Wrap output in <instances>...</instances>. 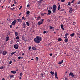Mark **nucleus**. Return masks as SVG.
Masks as SVG:
<instances>
[{"instance_id": "1", "label": "nucleus", "mask_w": 80, "mask_h": 80, "mask_svg": "<svg viewBox=\"0 0 80 80\" xmlns=\"http://www.w3.org/2000/svg\"><path fill=\"white\" fill-rule=\"evenodd\" d=\"M42 40L41 36H36L35 38H34V41L37 43H39L40 41H42Z\"/></svg>"}, {"instance_id": "2", "label": "nucleus", "mask_w": 80, "mask_h": 80, "mask_svg": "<svg viewBox=\"0 0 80 80\" xmlns=\"http://www.w3.org/2000/svg\"><path fill=\"white\" fill-rule=\"evenodd\" d=\"M52 11L53 12V13H54L56 12L57 10V6L56 5H54L52 6Z\"/></svg>"}, {"instance_id": "3", "label": "nucleus", "mask_w": 80, "mask_h": 80, "mask_svg": "<svg viewBox=\"0 0 80 80\" xmlns=\"http://www.w3.org/2000/svg\"><path fill=\"white\" fill-rule=\"evenodd\" d=\"M19 46L17 44H16L14 45V48L16 49H18V48Z\"/></svg>"}, {"instance_id": "4", "label": "nucleus", "mask_w": 80, "mask_h": 80, "mask_svg": "<svg viewBox=\"0 0 80 80\" xmlns=\"http://www.w3.org/2000/svg\"><path fill=\"white\" fill-rule=\"evenodd\" d=\"M43 23V21H39L38 22V26L40 25H41Z\"/></svg>"}, {"instance_id": "5", "label": "nucleus", "mask_w": 80, "mask_h": 80, "mask_svg": "<svg viewBox=\"0 0 80 80\" xmlns=\"http://www.w3.org/2000/svg\"><path fill=\"white\" fill-rule=\"evenodd\" d=\"M71 75L72 77L74 78L75 75L73 74V73H72L71 72H70L69 74V76Z\"/></svg>"}, {"instance_id": "6", "label": "nucleus", "mask_w": 80, "mask_h": 80, "mask_svg": "<svg viewBox=\"0 0 80 80\" xmlns=\"http://www.w3.org/2000/svg\"><path fill=\"white\" fill-rule=\"evenodd\" d=\"M16 20H14V21H12V25L13 26L15 25L16 23Z\"/></svg>"}, {"instance_id": "7", "label": "nucleus", "mask_w": 80, "mask_h": 80, "mask_svg": "<svg viewBox=\"0 0 80 80\" xmlns=\"http://www.w3.org/2000/svg\"><path fill=\"white\" fill-rule=\"evenodd\" d=\"M26 24L25 22L22 23V27L24 28H26Z\"/></svg>"}, {"instance_id": "8", "label": "nucleus", "mask_w": 80, "mask_h": 80, "mask_svg": "<svg viewBox=\"0 0 80 80\" xmlns=\"http://www.w3.org/2000/svg\"><path fill=\"white\" fill-rule=\"evenodd\" d=\"M64 41L66 43H67L68 42V38H66L64 39Z\"/></svg>"}, {"instance_id": "9", "label": "nucleus", "mask_w": 80, "mask_h": 80, "mask_svg": "<svg viewBox=\"0 0 80 80\" xmlns=\"http://www.w3.org/2000/svg\"><path fill=\"white\" fill-rule=\"evenodd\" d=\"M48 13L47 14V15H50V14L52 13V11L50 10H48Z\"/></svg>"}, {"instance_id": "10", "label": "nucleus", "mask_w": 80, "mask_h": 80, "mask_svg": "<svg viewBox=\"0 0 80 80\" xmlns=\"http://www.w3.org/2000/svg\"><path fill=\"white\" fill-rule=\"evenodd\" d=\"M73 12V10L72 8H70V9L69 10V12L70 14L72 13V12Z\"/></svg>"}, {"instance_id": "11", "label": "nucleus", "mask_w": 80, "mask_h": 80, "mask_svg": "<svg viewBox=\"0 0 80 80\" xmlns=\"http://www.w3.org/2000/svg\"><path fill=\"white\" fill-rule=\"evenodd\" d=\"M7 52L6 51H4L2 52V54H3V55H5L7 54Z\"/></svg>"}, {"instance_id": "12", "label": "nucleus", "mask_w": 80, "mask_h": 80, "mask_svg": "<svg viewBox=\"0 0 80 80\" xmlns=\"http://www.w3.org/2000/svg\"><path fill=\"white\" fill-rule=\"evenodd\" d=\"M9 37L8 36V35H7V37H6V42H8L9 40Z\"/></svg>"}, {"instance_id": "13", "label": "nucleus", "mask_w": 80, "mask_h": 80, "mask_svg": "<svg viewBox=\"0 0 80 80\" xmlns=\"http://www.w3.org/2000/svg\"><path fill=\"white\" fill-rule=\"evenodd\" d=\"M58 10H59L61 8L59 3H58Z\"/></svg>"}, {"instance_id": "14", "label": "nucleus", "mask_w": 80, "mask_h": 80, "mask_svg": "<svg viewBox=\"0 0 80 80\" xmlns=\"http://www.w3.org/2000/svg\"><path fill=\"white\" fill-rule=\"evenodd\" d=\"M63 62V60H62L61 61L59 62L58 63V64H62Z\"/></svg>"}, {"instance_id": "15", "label": "nucleus", "mask_w": 80, "mask_h": 80, "mask_svg": "<svg viewBox=\"0 0 80 80\" xmlns=\"http://www.w3.org/2000/svg\"><path fill=\"white\" fill-rule=\"evenodd\" d=\"M61 28H62L63 30H64V29L63 28V24H61Z\"/></svg>"}, {"instance_id": "16", "label": "nucleus", "mask_w": 80, "mask_h": 80, "mask_svg": "<svg viewBox=\"0 0 80 80\" xmlns=\"http://www.w3.org/2000/svg\"><path fill=\"white\" fill-rule=\"evenodd\" d=\"M32 49L33 50L35 51L37 50V48H35L34 47H32Z\"/></svg>"}, {"instance_id": "17", "label": "nucleus", "mask_w": 80, "mask_h": 80, "mask_svg": "<svg viewBox=\"0 0 80 80\" xmlns=\"http://www.w3.org/2000/svg\"><path fill=\"white\" fill-rule=\"evenodd\" d=\"M41 19V17L40 16H38L37 18V20L38 21H39Z\"/></svg>"}, {"instance_id": "18", "label": "nucleus", "mask_w": 80, "mask_h": 80, "mask_svg": "<svg viewBox=\"0 0 80 80\" xmlns=\"http://www.w3.org/2000/svg\"><path fill=\"white\" fill-rule=\"evenodd\" d=\"M75 35V33H72V34H70V36L71 37H73Z\"/></svg>"}, {"instance_id": "19", "label": "nucleus", "mask_w": 80, "mask_h": 80, "mask_svg": "<svg viewBox=\"0 0 80 80\" xmlns=\"http://www.w3.org/2000/svg\"><path fill=\"white\" fill-rule=\"evenodd\" d=\"M26 25H27V26H29L30 24H29V22H28V21L26 22Z\"/></svg>"}, {"instance_id": "20", "label": "nucleus", "mask_w": 80, "mask_h": 80, "mask_svg": "<svg viewBox=\"0 0 80 80\" xmlns=\"http://www.w3.org/2000/svg\"><path fill=\"white\" fill-rule=\"evenodd\" d=\"M11 73L15 74L16 73V71H11Z\"/></svg>"}, {"instance_id": "21", "label": "nucleus", "mask_w": 80, "mask_h": 80, "mask_svg": "<svg viewBox=\"0 0 80 80\" xmlns=\"http://www.w3.org/2000/svg\"><path fill=\"white\" fill-rule=\"evenodd\" d=\"M17 20L19 22H20L22 21V19L20 18L18 19Z\"/></svg>"}, {"instance_id": "22", "label": "nucleus", "mask_w": 80, "mask_h": 80, "mask_svg": "<svg viewBox=\"0 0 80 80\" xmlns=\"http://www.w3.org/2000/svg\"><path fill=\"white\" fill-rule=\"evenodd\" d=\"M58 40L59 42L61 41H62V39L61 38H58Z\"/></svg>"}, {"instance_id": "23", "label": "nucleus", "mask_w": 80, "mask_h": 80, "mask_svg": "<svg viewBox=\"0 0 80 80\" xmlns=\"http://www.w3.org/2000/svg\"><path fill=\"white\" fill-rule=\"evenodd\" d=\"M30 11H27L26 12V14L27 15H29L30 14Z\"/></svg>"}, {"instance_id": "24", "label": "nucleus", "mask_w": 80, "mask_h": 80, "mask_svg": "<svg viewBox=\"0 0 80 80\" xmlns=\"http://www.w3.org/2000/svg\"><path fill=\"white\" fill-rule=\"evenodd\" d=\"M18 35V32H15V36H17Z\"/></svg>"}, {"instance_id": "25", "label": "nucleus", "mask_w": 80, "mask_h": 80, "mask_svg": "<svg viewBox=\"0 0 80 80\" xmlns=\"http://www.w3.org/2000/svg\"><path fill=\"white\" fill-rule=\"evenodd\" d=\"M38 3L39 5H40V4L42 3V2L39 1H38Z\"/></svg>"}, {"instance_id": "26", "label": "nucleus", "mask_w": 80, "mask_h": 80, "mask_svg": "<svg viewBox=\"0 0 80 80\" xmlns=\"http://www.w3.org/2000/svg\"><path fill=\"white\" fill-rule=\"evenodd\" d=\"M68 35H69V34H68V33H66V34H65V36L66 38H67V36Z\"/></svg>"}, {"instance_id": "27", "label": "nucleus", "mask_w": 80, "mask_h": 80, "mask_svg": "<svg viewBox=\"0 0 80 80\" xmlns=\"http://www.w3.org/2000/svg\"><path fill=\"white\" fill-rule=\"evenodd\" d=\"M19 75H20V76H21V77H22V75H23V74L22 72H21L19 74Z\"/></svg>"}, {"instance_id": "28", "label": "nucleus", "mask_w": 80, "mask_h": 80, "mask_svg": "<svg viewBox=\"0 0 80 80\" xmlns=\"http://www.w3.org/2000/svg\"><path fill=\"white\" fill-rule=\"evenodd\" d=\"M53 28H54L53 27H52L51 26H50L49 28L51 30V29H52Z\"/></svg>"}, {"instance_id": "29", "label": "nucleus", "mask_w": 80, "mask_h": 80, "mask_svg": "<svg viewBox=\"0 0 80 80\" xmlns=\"http://www.w3.org/2000/svg\"><path fill=\"white\" fill-rule=\"evenodd\" d=\"M77 3L78 4H80V0L78 1L77 2Z\"/></svg>"}, {"instance_id": "30", "label": "nucleus", "mask_w": 80, "mask_h": 80, "mask_svg": "<svg viewBox=\"0 0 80 80\" xmlns=\"http://www.w3.org/2000/svg\"><path fill=\"white\" fill-rule=\"evenodd\" d=\"M47 21L48 22H50L51 20L49 19H48L47 20Z\"/></svg>"}, {"instance_id": "31", "label": "nucleus", "mask_w": 80, "mask_h": 80, "mask_svg": "<svg viewBox=\"0 0 80 80\" xmlns=\"http://www.w3.org/2000/svg\"><path fill=\"white\" fill-rule=\"evenodd\" d=\"M38 59H39L38 58L36 57V59H35V60L37 61H38Z\"/></svg>"}, {"instance_id": "32", "label": "nucleus", "mask_w": 80, "mask_h": 80, "mask_svg": "<svg viewBox=\"0 0 80 80\" xmlns=\"http://www.w3.org/2000/svg\"><path fill=\"white\" fill-rule=\"evenodd\" d=\"M50 73L52 75H53L54 74V72H51Z\"/></svg>"}, {"instance_id": "33", "label": "nucleus", "mask_w": 80, "mask_h": 80, "mask_svg": "<svg viewBox=\"0 0 80 80\" xmlns=\"http://www.w3.org/2000/svg\"><path fill=\"white\" fill-rule=\"evenodd\" d=\"M19 38L18 36H17V37L16 38V40H18Z\"/></svg>"}, {"instance_id": "34", "label": "nucleus", "mask_w": 80, "mask_h": 80, "mask_svg": "<svg viewBox=\"0 0 80 80\" xmlns=\"http://www.w3.org/2000/svg\"><path fill=\"white\" fill-rule=\"evenodd\" d=\"M41 15H42V16H44V13L43 12L41 14Z\"/></svg>"}, {"instance_id": "35", "label": "nucleus", "mask_w": 80, "mask_h": 80, "mask_svg": "<svg viewBox=\"0 0 80 80\" xmlns=\"http://www.w3.org/2000/svg\"><path fill=\"white\" fill-rule=\"evenodd\" d=\"M31 48H32V46H29V47H28V50H30Z\"/></svg>"}, {"instance_id": "36", "label": "nucleus", "mask_w": 80, "mask_h": 80, "mask_svg": "<svg viewBox=\"0 0 80 80\" xmlns=\"http://www.w3.org/2000/svg\"><path fill=\"white\" fill-rule=\"evenodd\" d=\"M55 77L57 79H58V77L57 75H55Z\"/></svg>"}, {"instance_id": "37", "label": "nucleus", "mask_w": 80, "mask_h": 80, "mask_svg": "<svg viewBox=\"0 0 80 80\" xmlns=\"http://www.w3.org/2000/svg\"><path fill=\"white\" fill-rule=\"evenodd\" d=\"M14 2L15 4H17V2L15 0H14Z\"/></svg>"}, {"instance_id": "38", "label": "nucleus", "mask_w": 80, "mask_h": 80, "mask_svg": "<svg viewBox=\"0 0 80 80\" xmlns=\"http://www.w3.org/2000/svg\"><path fill=\"white\" fill-rule=\"evenodd\" d=\"M14 54V52H11V56H13Z\"/></svg>"}, {"instance_id": "39", "label": "nucleus", "mask_w": 80, "mask_h": 80, "mask_svg": "<svg viewBox=\"0 0 80 80\" xmlns=\"http://www.w3.org/2000/svg\"><path fill=\"white\" fill-rule=\"evenodd\" d=\"M54 75H55V76L57 75V72H55Z\"/></svg>"}, {"instance_id": "40", "label": "nucleus", "mask_w": 80, "mask_h": 80, "mask_svg": "<svg viewBox=\"0 0 80 80\" xmlns=\"http://www.w3.org/2000/svg\"><path fill=\"white\" fill-rule=\"evenodd\" d=\"M44 19H41L40 21V22H42L43 21H44Z\"/></svg>"}, {"instance_id": "41", "label": "nucleus", "mask_w": 80, "mask_h": 80, "mask_svg": "<svg viewBox=\"0 0 80 80\" xmlns=\"http://www.w3.org/2000/svg\"><path fill=\"white\" fill-rule=\"evenodd\" d=\"M3 68H4V67L2 66L0 68V69H1V70H2Z\"/></svg>"}, {"instance_id": "42", "label": "nucleus", "mask_w": 80, "mask_h": 80, "mask_svg": "<svg viewBox=\"0 0 80 80\" xmlns=\"http://www.w3.org/2000/svg\"><path fill=\"white\" fill-rule=\"evenodd\" d=\"M22 6H21V7H20V8H19V10H20L22 9Z\"/></svg>"}, {"instance_id": "43", "label": "nucleus", "mask_w": 80, "mask_h": 80, "mask_svg": "<svg viewBox=\"0 0 80 80\" xmlns=\"http://www.w3.org/2000/svg\"><path fill=\"white\" fill-rule=\"evenodd\" d=\"M65 1V0H61V2H64Z\"/></svg>"}, {"instance_id": "44", "label": "nucleus", "mask_w": 80, "mask_h": 80, "mask_svg": "<svg viewBox=\"0 0 80 80\" xmlns=\"http://www.w3.org/2000/svg\"><path fill=\"white\" fill-rule=\"evenodd\" d=\"M70 5H71V3H70V2H68V5L69 6H70Z\"/></svg>"}, {"instance_id": "45", "label": "nucleus", "mask_w": 80, "mask_h": 80, "mask_svg": "<svg viewBox=\"0 0 80 80\" xmlns=\"http://www.w3.org/2000/svg\"><path fill=\"white\" fill-rule=\"evenodd\" d=\"M12 63V61H10V62H9V65L11 64Z\"/></svg>"}, {"instance_id": "46", "label": "nucleus", "mask_w": 80, "mask_h": 80, "mask_svg": "<svg viewBox=\"0 0 80 80\" xmlns=\"http://www.w3.org/2000/svg\"><path fill=\"white\" fill-rule=\"evenodd\" d=\"M46 31H44L43 32V34H45L46 33Z\"/></svg>"}, {"instance_id": "47", "label": "nucleus", "mask_w": 80, "mask_h": 80, "mask_svg": "<svg viewBox=\"0 0 80 80\" xmlns=\"http://www.w3.org/2000/svg\"><path fill=\"white\" fill-rule=\"evenodd\" d=\"M41 75L42 77H43L44 76V74L43 73H42L41 74Z\"/></svg>"}, {"instance_id": "48", "label": "nucleus", "mask_w": 80, "mask_h": 80, "mask_svg": "<svg viewBox=\"0 0 80 80\" xmlns=\"http://www.w3.org/2000/svg\"><path fill=\"white\" fill-rule=\"evenodd\" d=\"M75 24H76V22H73V25H75Z\"/></svg>"}, {"instance_id": "49", "label": "nucleus", "mask_w": 80, "mask_h": 80, "mask_svg": "<svg viewBox=\"0 0 80 80\" xmlns=\"http://www.w3.org/2000/svg\"><path fill=\"white\" fill-rule=\"evenodd\" d=\"M10 76V77L11 78L13 77H14V76H13V75H11Z\"/></svg>"}, {"instance_id": "50", "label": "nucleus", "mask_w": 80, "mask_h": 80, "mask_svg": "<svg viewBox=\"0 0 80 80\" xmlns=\"http://www.w3.org/2000/svg\"><path fill=\"white\" fill-rule=\"evenodd\" d=\"M64 11V9H61L60 10V12H62V11Z\"/></svg>"}, {"instance_id": "51", "label": "nucleus", "mask_w": 80, "mask_h": 80, "mask_svg": "<svg viewBox=\"0 0 80 80\" xmlns=\"http://www.w3.org/2000/svg\"><path fill=\"white\" fill-rule=\"evenodd\" d=\"M2 51H1V50H0V53H2Z\"/></svg>"}, {"instance_id": "52", "label": "nucleus", "mask_w": 80, "mask_h": 80, "mask_svg": "<svg viewBox=\"0 0 80 80\" xmlns=\"http://www.w3.org/2000/svg\"><path fill=\"white\" fill-rule=\"evenodd\" d=\"M15 6V4H13L12 5H11V7H14Z\"/></svg>"}, {"instance_id": "53", "label": "nucleus", "mask_w": 80, "mask_h": 80, "mask_svg": "<svg viewBox=\"0 0 80 80\" xmlns=\"http://www.w3.org/2000/svg\"><path fill=\"white\" fill-rule=\"evenodd\" d=\"M52 9V7H50L49 8V10H51Z\"/></svg>"}, {"instance_id": "54", "label": "nucleus", "mask_w": 80, "mask_h": 80, "mask_svg": "<svg viewBox=\"0 0 80 80\" xmlns=\"http://www.w3.org/2000/svg\"><path fill=\"white\" fill-rule=\"evenodd\" d=\"M74 1H73V0H72V2H71V3H72Z\"/></svg>"}, {"instance_id": "55", "label": "nucleus", "mask_w": 80, "mask_h": 80, "mask_svg": "<svg viewBox=\"0 0 80 80\" xmlns=\"http://www.w3.org/2000/svg\"><path fill=\"white\" fill-rule=\"evenodd\" d=\"M29 4H28V5H27V8H28L29 7Z\"/></svg>"}, {"instance_id": "56", "label": "nucleus", "mask_w": 80, "mask_h": 80, "mask_svg": "<svg viewBox=\"0 0 80 80\" xmlns=\"http://www.w3.org/2000/svg\"><path fill=\"white\" fill-rule=\"evenodd\" d=\"M49 55L51 56H52V53L50 54Z\"/></svg>"}, {"instance_id": "57", "label": "nucleus", "mask_w": 80, "mask_h": 80, "mask_svg": "<svg viewBox=\"0 0 80 80\" xmlns=\"http://www.w3.org/2000/svg\"><path fill=\"white\" fill-rule=\"evenodd\" d=\"M22 39L23 40H25V39H24V38H23V37H22Z\"/></svg>"}, {"instance_id": "58", "label": "nucleus", "mask_w": 80, "mask_h": 80, "mask_svg": "<svg viewBox=\"0 0 80 80\" xmlns=\"http://www.w3.org/2000/svg\"><path fill=\"white\" fill-rule=\"evenodd\" d=\"M43 0H39V1L41 2H42L43 1Z\"/></svg>"}, {"instance_id": "59", "label": "nucleus", "mask_w": 80, "mask_h": 80, "mask_svg": "<svg viewBox=\"0 0 80 80\" xmlns=\"http://www.w3.org/2000/svg\"><path fill=\"white\" fill-rule=\"evenodd\" d=\"M21 58V57H18V59H20Z\"/></svg>"}, {"instance_id": "60", "label": "nucleus", "mask_w": 80, "mask_h": 80, "mask_svg": "<svg viewBox=\"0 0 80 80\" xmlns=\"http://www.w3.org/2000/svg\"><path fill=\"white\" fill-rule=\"evenodd\" d=\"M15 8H16L15 7H13V8H12V9H15Z\"/></svg>"}, {"instance_id": "61", "label": "nucleus", "mask_w": 80, "mask_h": 80, "mask_svg": "<svg viewBox=\"0 0 80 80\" xmlns=\"http://www.w3.org/2000/svg\"><path fill=\"white\" fill-rule=\"evenodd\" d=\"M10 10H12V11H13V8H10Z\"/></svg>"}, {"instance_id": "62", "label": "nucleus", "mask_w": 80, "mask_h": 80, "mask_svg": "<svg viewBox=\"0 0 80 80\" xmlns=\"http://www.w3.org/2000/svg\"><path fill=\"white\" fill-rule=\"evenodd\" d=\"M25 18L24 16H23L22 17V19H23V18Z\"/></svg>"}, {"instance_id": "63", "label": "nucleus", "mask_w": 80, "mask_h": 80, "mask_svg": "<svg viewBox=\"0 0 80 80\" xmlns=\"http://www.w3.org/2000/svg\"><path fill=\"white\" fill-rule=\"evenodd\" d=\"M22 14V12H21V13L19 14V16H20Z\"/></svg>"}, {"instance_id": "64", "label": "nucleus", "mask_w": 80, "mask_h": 80, "mask_svg": "<svg viewBox=\"0 0 80 80\" xmlns=\"http://www.w3.org/2000/svg\"><path fill=\"white\" fill-rule=\"evenodd\" d=\"M2 80H5L4 79V78H2Z\"/></svg>"}]
</instances>
